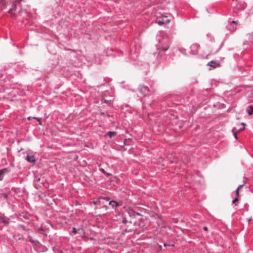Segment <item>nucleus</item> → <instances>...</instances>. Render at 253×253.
Masks as SVG:
<instances>
[{"instance_id":"7ed1b4c3","label":"nucleus","mask_w":253,"mask_h":253,"mask_svg":"<svg viewBox=\"0 0 253 253\" xmlns=\"http://www.w3.org/2000/svg\"><path fill=\"white\" fill-rule=\"evenodd\" d=\"M199 45L197 43L193 44L190 47V53L192 55H196L198 53Z\"/></svg>"},{"instance_id":"9b49d317","label":"nucleus","mask_w":253,"mask_h":253,"mask_svg":"<svg viewBox=\"0 0 253 253\" xmlns=\"http://www.w3.org/2000/svg\"><path fill=\"white\" fill-rule=\"evenodd\" d=\"M26 160L30 163H35L36 162V159L34 156L27 155L26 157Z\"/></svg>"},{"instance_id":"412c9836","label":"nucleus","mask_w":253,"mask_h":253,"mask_svg":"<svg viewBox=\"0 0 253 253\" xmlns=\"http://www.w3.org/2000/svg\"><path fill=\"white\" fill-rule=\"evenodd\" d=\"M34 119H36L38 121V122H39V124L40 125H42V122L41 121V118H38V117H34L33 118Z\"/></svg>"},{"instance_id":"b1692460","label":"nucleus","mask_w":253,"mask_h":253,"mask_svg":"<svg viewBox=\"0 0 253 253\" xmlns=\"http://www.w3.org/2000/svg\"><path fill=\"white\" fill-rule=\"evenodd\" d=\"M246 6H247L245 2H243V3H242L243 9H244L246 8Z\"/></svg>"},{"instance_id":"4be33fe9","label":"nucleus","mask_w":253,"mask_h":253,"mask_svg":"<svg viewBox=\"0 0 253 253\" xmlns=\"http://www.w3.org/2000/svg\"><path fill=\"white\" fill-rule=\"evenodd\" d=\"M99 170H100L102 173H104V174H105V173H106V171H105V170L103 169H102V168L99 169Z\"/></svg>"},{"instance_id":"ddd939ff","label":"nucleus","mask_w":253,"mask_h":253,"mask_svg":"<svg viewBox=\"0 0 253 253\" xmlns=\"http://www.w3.org/2000/svg\"><path fill=\"white\" fill-rule=\"evenodd\" d=\"M246 111L249 115L253 114V105L247 107Z\"/></svg>"},{"instance_id":"2eb2a0df","label":"nucleus","mask_w":253,"mask_h":253,"mask_svg":"<svg viewBox=\"0 0 253 253\" xmlns=\"http://www.w3.org/2000/svg\"><path fill=\"white\" fill-rule=\"evenodd\" d=\"M238 126H241V127L238 129V131H242L245 129V124L244 123H242L240 124H238Z\"/></svg>"},{"instance_id":"6e6552de","label":"nucleus","mask_w":253,"mask_h":253,"mask_svg":"<svg viewBox=\"0 0 253 253\" xmlns=\"http://www.w3.org/2000/svg\"><path fill=\"white\" fill-rule=\"evenodd\" d=\"M140 92L144 95H146V92L148 91V87L143 85H140L139 87Z\"/></svg>"},{"instance_id":"cd10ccee","label":"nucleus","mask_w":253,"mask_h":253,"mask_svg":"<svg viewBox=\"0 0 253 253\" xmlns=\"http://www.w3.org/2000/svg\"><path fill=\"white\" fill-rule=\"evenodd\" d=\"M203 229L204 231H207L208 230V227L207 226H204Z\"/></svg>"},{"instance_id":"39448f33","label":"nucleus","mask_w":253,"mask_h":253,"mask_svg":"<svg viewBox=\"0 0 253 253\" xmlns=\"http://www.w3.org/2000/svg\"><path fill=\"white\" fill-rule=\"evenodd\" d=\"M220 63L219 61L217 60H212L209 62L207 65L212 67L213 68H216L220 66Z\"/></svg>"},{"instance_id":"7c9ffc66","label":"nucleus","mask_w":253,"mask_h":253,"mask_svg":"<svg viewBox=\"0 0 253 253\" xmlns=\"http://www.w3.org/2000/svg\"><path fill=\"white\" fill-rule=\"evenodd\" d=\"M169 22H170V20H168V19L166 20V22L167 23H169Z\"/></svg>"},{"instance_id":"f03ea898","label":"nucleus","mask_w":253,"mask_h":253,"mask_svg":"<svg viewBox=\"0 0 253 253\" xmlns=\"http://www.w3.org/2000/svg\"><path fill=\"white\" fill-rule=\"evenodd\" d=\"M23 0H15V1L13 3V4L11 6V7L10 8V9L8 11V13L9 14H11V15L13 16H17V15H16V14L15 13V12H13V11H16V5H17V4H20V2L22 1Z\"/></svg>"},{"instance_id":"393cba45","label":"nucleus","mask_w":253,"mask_h":253,"mask_svg":"<svg viewBox=\"0 0 253 253\" xmlns=\"http://www.w3.org/2000/svg\"><path fill=\"white\" fill-rule=\"evenodd\" d=\"M239 190L238 189H236V195L237 196V197H238L239 196Z\"/></svg>"},{"instance_id":"473e14b6","label":"nucleus","mask_w":253,"mask_h":253,"mask_svg":"<svg viewBox=\"0 0 253 253\" xmlns=\"http://www.w3.org/2000/svg\"><path fill=\"white\" fill-rule=\"evenodd\" d=\"M90 239L91 240H93V239L94 238H90Z\"/></svg>"},{"instance_id":"423d86ee","label":"nucleus","mask_w":253,"mask_h":253,"mask_svg":"<svg viewBox=\"0 0 253 253\" xmlns=\"http://www.w3.org/2000/svg\"><path fill=\"white\" fill-rule=\"evenodd\" d=\"M237 23L236 21L233 20L232 21V22L229 24L227 26V28L228 30L230 31L231 32H233L236 31V28L234 27L235 25H237Z\"/></svg>"},{"instance_id":"0eeeda50","label":"nucleus","mask_w":253,"mask_h":253,"mask_svg":"<svg viewBox=\"0 0 253 253\" xmlns=\"http://www.w3.org/2000/svg\"><path fill=\"white\" fill-rule=\"evenodd\" d=\"M109 205H110L113 208H115V207L120 206L122 205V201H111L109 203Z\"/></svg>"},{"instance_id":"4468645a","label":"nucleus","mask_w":253,"mask_h":253,"mask_svg":"<svg viewBox=\"0 0 253 253\" xmlns=\"http://www.w3.org/2000/svg\"><path fill=\"white\" fill-rule=\"evenodd\" d=\"M6 5V1L5 0H1L0 1V8L1 10L4 9Z\"/></svg>"},{"instance_id":"dca6fc26","label":"nucleus","mask_w":253,"mask_h":253,"mask_svg":"<svg viewBox=\"0 0 253 253\" xmlns=\"http://www.w3.org/2000/svg\"><path fill=\"white\" fill-rule=\"evenodd\" d=\"M116 134V131H108L107 132V135L110 137H112L114 135Z\"/></svg>"},{"instance_id":"c85d7f7f","label":"nucleus","mask_w":253,"mask_h":253,"mask_svg":"<svg viewBox=\"0 0 253 253\" xmlns=\"http://www.w3.org/2000/svg\"><path fill=\"white\" fill-rule=\"evenodd\" d=\"M234 137L236 139H237V133L236 132H235L234 133Z\"/></svg>"},{"instance_id":"f8f14e48","label":"nucleus","mask_w":253,"mask_h":253,"mask_svg":"<svg viewBox=\"0 0 253 253\" xmlns=\"http://www.w3.org/2000/svg\"><path fill=\"white\" fill-rule=\"evenodd\" d=\"M0 222H2L4 225H8L9 223L8 219L3 216H0Z\"/></svg>"},{"instance_id":"aec40b11","label":"nucleus","mask_w":253,"mask_h":253,"mask_svg":"<svg viewBox=\"0 0 253 253\" xmlns=\"http://www.w3.org/2000/svg\"><path fill=\"white\" fill-rule=\"evenodd\" d=\"M156 22L160 26L163 25L165 23V22L163 20H156Z\"/></svg>"},{"instance_id":"a211bd4d","label":"nucleus","mask_w":253,"mask_h":253,"mask_svg":"<svg viewBox=\"0 0 253 253\" xmlns=\"http://www.w3.org/2000/svg\"><path fill=\"white\" fill-rule=\"evenodd\" d=\"M0 197H3L5 199H8L9 195L6 193H2L0 194Z\"/></svg>"},{"instance_id":"f257e3e1","label":"nucleus","mask_w":253,"mask_h":253,"mask_svg":"<svg viewBox=\"0 0 253 253\" xmlns=\"http://www.w3.org/2000/svg\"><path fill=\"white\" fill-rule=\"evenodd\" d=\"M30 242L35 245V248L39 252H44L47 250V248L42 245L39 242L37 241L34 238H29Z\"/></svg>"},{"instance_id":"72a5a7b5","label":"nucleus","mask_w":253,"mask_h":253,"mask_svg":"<svg viewBox=\"0 0 253 253\" xmlns=\"http://www.w3.org/2000/svg\"><path fill=\"white\" fill-rule=\"evenodd\" d=\"M96 202H94V204H95H95H96Z\"/></svg>"},{"instance_id":"9d476101","label":"nucleus","mask_w":253,"mask_h":253,"mask_svg":"<svg viewBox=\"0 0 253 253\" xmlns=\"http://www.w3.org/2000/svg\"><path fill=\"white\" fill-rule=\"evenodd\" d=\"M83 232V229L80 228H76V227H73L71 231L70 235L72 236H74L75 234L77 233L81 234Z\"/></svg>"},{"instance_id":"f3484780","label":"nucleus","mask_w":253,"mask_h":253,"mask_svg":"<svg viewBox=\"0 0 253 253\" xmlns=\"http://www.w3.org/2000/svg\"><path fill=\"white\" fill-rule=\"evenodd\" d=\"M8 171L7 169L5 168L0 170V172L1 173V175L4 176V174L6 173Z\"/></svg>"},{"instance_id":"1a4fd4ad","label":"nucleus","mask_w":253,"mask_h":253,"mask_svg":"<svg viewBox=\"0 0 253 253\" xmlns=\"http://www.w3.org/2000/svg\"><path fill=\"white\" fill-rule=\"evenodd\" d=\"M128 213L129 214L130 217L133 218L136 217L137 216H140L141 214L138 212H135L133 210H129L128 211Z\"/></svg>"},{"instance_id":"5701e85b","label":"nucleus","mask_w":253,"mask_h":253,"mask_svg":"<svg viewBox=\"0 0 253 253\" xmlns=\"http://www.w3.org/2000/svg\"><path fill=\"white\" fill-rule=\"evenodd\" d=\"M238 201V198L236 197L232 201V203L234 204L235 202H237Z\"/></svg>"},{"instance_id":"bb28decb","label":"nucleus","mask_w":253,"mask_h":253,"mask_svg":"<svg viewBox=\"0 0 253 253\" xmlns=\"http://www.w3.org/2000/svg\"><path fill=\"white\" fill-rule=\"evenodd\" d=\"M3 179V176L1 175V173L0 172V180L1 181Z\"/></svg>"},{"instance_id":"2f4dec72","label":"nucleus","mask_w":253,"mask_h":253,"mask_svg":"<svg viewBox=\"0 0 253 253\" xmlns=\"http://www.w3.org/2000/svg\"><path fill=\"white\" fill-rule=\"evenodd\" d=\"M28 120H30V119H31V117H29L28 118Z\"/></svg>"},{"instance_id":"20e7f679","label":"nucleus","mask_w":253,"mask_h":253,"mask_svg":"<svg viewBox=\"0 0 253 253\" xmlns=\"http://www.w3.org/2000/svg\"><path fill=\"white\" fill-rule=\"evenodd\" d=\"M169 47V44L167 42L165 43L164 45H162V47L158 49V54L162 55V53L166 51Z\"/></svg>"},{"instance_id":"6ab92c4d","label":"nucleus","mask_w":253,"mask_h":253,"mask_svg":"<svg viewBox=\"0 0 253 253\" xmlns=\"http://www.w3.org/2000/svg\"><path fill=\"white\" fill-rule=\"evenodd\" d=\"M18 228L19 230H26V228L25 227V226L23 225H18Z\"/></svg>"},{"instance_id":"c756f323","label":"nucleus","mask_w":253,"mask_h":253,"mask_svg":"<svg viewBox=\"0 0 253 253\" xmlns=\"http://www.w3.org/2000/svg\"><path fill=\"white\" fill-rule=\"evenodd\" d=\"M103 199L107 201H109V199L107 197H104Z\"/></svg>"},{"instance_id":"a878e982","label":"nucleus","mask_w":253,"mask_h":253,"mask_svg":"<svg viewBox=\"0 0 253 253\" xmlns=\"http://www.w3.org/2000/svg\"><path fill=\"white\" fill-rule=\"evenodd\" d=\"M244 186V184L240 185L237 189H238L239 190Z\"/></svg>"}]
</instances>
